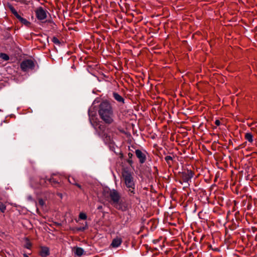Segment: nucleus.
<instances>
[{"label":"nucleus","instance_id":"nucleus-1","mask_svg":"<svg viewBox=\"0 0 257 257\" xmlns=\"http://www.w3.org/2000/svg\"><path fill=\"white\" fill-rule=\"evenodd\" d=\"M98 114L100 118L106 124L113 122V112L112 106L107 101H102L99 105Z\"/></svg>","mask_w":257,"mask_h":257},{"label":"nucleus","instance_id":"nucleus-2","mask_svg":"<svg viewBox=\"0 0 257 257\" xmlns=\"http://www.w3.org/2000/svg\"><path fill=\"white\" fill-rule=\"evenodd\" d=\"M121 179L127 188L129 195L130 196H133L135 194V183L133 173L127 170H123L121 172Z\"/></svg>","mask_w":257,"mask_h":257},{"label":"nucleus","instance_id":"nucleus-3","mask_svg":"<svg viewBox=\"0 0 257 257\" xmlns=\"http://www.w3.org/2000/svg\"><path fill=\"white\" fill-rule=\"evenodd\" d=\"M8 7L11 11V13L16 17V18L21 22L23 25L26 26H29L30 22L27 19L23 18L17 12L14 7L11 4H8Z\"/></svg>","mask_w":257,"mask_h":257},{"label":"nucleus","instance_id":"nucleus-4","mask_svg":"<svg viewBox=\"0 0 257 257\" xmlns=\"http://www.w3.org/2000/svg\"><path fill=\"white\" fill-rule=\"evenodd\" d=\"M20 67L22 71L26 72L30 69H33L35 67V64L32 60L27 59L21 62Z\"/></svg>","mask_w":257,"mask_h":257},{"label":"nucleus","instance_id":"nucleus-5","mask_svg":"<svg viewBox=\"0 0 257 257\" xmlns=\"http://www.w3.org/2000/svg\"><path fill=\"white\" fill-rule=\"evenodd\" d=\"M47 13V11L41 7L38 8L35 10L36 18L42 22H44L43 21L46 19Z\"/></svg>","mask_w":257,"mask_h":257},{"label":"nucleus","instance_id":"nucleus-6","mask_svg":"<svg viewBox=\"0 0 257 257\" xmlns=\"http://www.w3.org/2000/svg\"><path fill=\"white\" fill-rule=\"evenodd\" d=\"M104 126L102 125H100L99 126V131H98V134L103 138L104 141L106 143H111L112 138L110 136L108 135L104 132Z\"/></svg>","mask_w":257,"mask_h":257},{"label":"nucleus","instance_id":"nucleus-7","mask_svg":"<svg viewBox=\"0 0 257 257\" xmlns=\"http://www.w3.org/2000/svg\"><path fill=\"white\" fill-rule=\"evenodd\" d=\"M109 197L112 201V204H117L120 199V195L116 190H111L109 193Z\"/></svg>","mask_w":257,"mask_h":257},{"label":"nucleus","instance_id":"nucleus-8","mask_svg":"<svg viewBox=\"0 0 257 257\" xmlns=\"http://www.w3.org/2000/svg\"><path fill=\"white\" fill-rule=\"evenodd\" d=\"M194 175L193 172L191 170H187L186 172H183L180 174L181 180L184 182H188Z\"/></svg>","mask_w":257,"mask_h":257},{"label":"nucleus","instance_id":"nucleus-9","mask_svg":"<svg viewBox=\"0 0 257 257\" xmlns=\"http://www.w3.org/2000/svg\"><path fill=\"white\" fill-rule=\"evenodd\" d=\"M135 154L139 160L140 164H144L146 161V155L145 152H143L141 150L137 149L135 151Z\"/></svg>","mask_w":257,"mask_h":257},{"label":"nucleus","instance_id":"nucleus-10","mask_svg":"<svg viewBox=\"0 0 257 257\" xmlns=\"http://www.w3.org/2000/svg\"><path fill=\"white\" fill-rule=\"evenodd\" d=\"M50 254L49 248L47 246H41L39 251V254L42 257H47Z\"/></svg>","mask_w":257,"mask_h":257},{"label":"nucleus","instance_id":"nucleus-11","mask_svg":"<svg viewBox=\"0 0 257 257\" xmlns=\"http://www.w3.org/2000/svg\"><path fill=\"white\" fill-rule=\"evenodd\" d=\"M121 238L120 237H116L112 240L111 245L113 247H117L121 244Z\"/></svg>","mask_w":257,"mask_h":257},{"label":"nucleus","instance_id":"nucleus-12","mask_svg":"<svg viewBox=\"0 0 257 257\" xmlns=\"http://www.w3.org/2000/svg\"><path fill=\"white\" fill-rule=\"evenodd\" d=\"M114 206L116 209L122 211H126L127 209V206L122 201H119L118 204H114Z\"/></svg>","mask_w":257,"mask_h":257},{"label":"nucleus","instance_id":"nucleus-13","mask_svg":"<svg viewBox=\"0 0 257 257\" xmlns=\"http://www.w3.org/2000/svg\"><path fill=\"white\" fill-rule=\"evenodd\" d=\"M47 180L44 178H42L40 179L39 184L38 185H34L33 183H32V185L35 188H40V187H45L46 186Z\"/></svg>","mask_w":257,"mask_h":257},{"label":"nucleus","instance_id":"nucleus-14","mask_svg":"<svg viewBox=\"0 0 257 257\" xmlns=\"http://www.w3.org/2000/svg\"><path fill=\"white\" fill-rule=\"evenodd\" d=\"M113 96L114 98L118 102H122L123 103H124V100L123 98L117 93L114 92L113 93Z\"/></svg>","mask_w":257,"mask_h":257},{"label":"nucleus","instance_id":"nucleus-15","mask_svg":"<svg viewBox=\"0 0 257 257\" xmlns=\"http://www.w3.org/2000/svg\"><path fill=\"white\" fill-rule=\"evenodd\" d=\"M68 180L70 184L75 185L76 186H77L78 188H81V186L80 185H79V184L77 183L76 181L73 177L69 176L68 177Z\"/></svg>","mask_w":257,"mask_h":257},{"label":"nucleus","instance_id":"nucleus-16","mask_svg":"<svg viewBox=\"0 0 257 257\" xmlns=\"http://www.w3.org/2000/svg\"><path fill=\"white\" fill-rule=\"evenodd\" d=\"M7 201H2V199H0V211L2 213H4L6 210V203Z\"/></svg>","mask_w":257,"mask_h":257},{"label":"nucleus","instance_id":"nucleus-17","mask_svg":"<svg viewBox=\"0 0 257 257\" xmlns=\"http://www.w3.org/2000/svg\"><path fill=\"white\" fill-rule=\"evenodd\" d=\"M244 138L245 140H247L250 143H251L253 141V137L251 133H246Z\"/></svg>","mask_w":257,"mask_h":257},{"label":"nucleus","instance_id":"nucleus-18","mask_svg":"<svg viewBox=\"0 0 257 257\" xmlns=\"http://www.w3.org/2000/svg\"><path fill=\"white\" fill-rule=\"evenodd\" d=\"M75 253L78 256H81L84 253V250L81 247H77L75 249Z\"/></svg>","mask_w":257,"mask_h":257},{"label":"nucleus","instance_id":"nucleus-19","mask_svg":"<svg viewBox=\"0 0 257 257\" xmlns=\"http://www.w3.org/2000/svg\"><path fill=\"white\" fill-rule=\"evenodd\" d=\"M173 157L170 156H167L165 157V160L166 161L167 164L169 165V166H171L172 164V161H173Z\"/></svg>","mask_w":257,"mask_h":257},{"label":"nucleus","instance_id":"nucleus-20","mask_svg":"<svg viewBox=\"0 0 257 257\" xmlns=\"http://www.w3.org/2000/svg\"><path fill=\"white\" fill-rule=\"evenodd\" d=\"M0 58L5 61H8L10 59V57L8 55L5 53H0Z\"/></svg>","mask_w":257,"mask_h":257},{"label":"nucleus","instance_id":"nucleus-21","mask_svg":"<svg viewBox=\"0 0 257 257\" xmlns=\"http://www.w3.org/2000/svg\"><path fill=\"white\" fill-rule=\"evenodd\" d=\"M133 156V155L132 153H129L128 154V159L127 160V162L130 165H132L133 163V160L132 159Z\"/></svg>","mask_w":257,"mask_h":257},{"label":"nucleus","instance_id":"nucleus-22","mask_svg":"<svg viewBox=\"0 0 257 257\" xmlns=\"http://www.w3.org/2000/svg\"><path fill=\"white\" fill-rule=\"evenodd\" d=\"M52 41L55 44L57 45H60V44H61V42L60 41H59V40L56 38V37H53V38L52 39Z\"/></svg>","mask_w":257,"mask_h":257},{"label":"nucleus","instance_id":"nucleus-23","mask_svg":"<svg viewBox=\"0 0 257 257\" xmlns=\"http://www.w3.org/2000/svg\"><path fill=\"white\" fill-rule=\"evenodd\" d=\"M79 218L81 219L85 220L87 218V215L83 212L80 213Z\"/></svg>","mask_w":257,"mask_h":257},{"label":"nucleus","instance_id":"nucleus-24","mask_svg":"<svg viewBox=\"0 0 257 257\" xmlns=\"http://www.w3.org/2000/svg\"><path fill=\"white\" fill-rule=\"evenodd\" d=\"M31 246H32V243L29 241V240L27 239V241H26V244L25 245V247L26 248H28V249H30Z\"/></svg>","mask_w":257,"mask_h":257},{"label":"nucleus","instance_id":"nucleus-25","mask_svg":"<svg viewBox=\"0 0 257 257\" xmlns=\"http://www.w3.org/2000/svg\"><path fill=\"white\" fill-rule=\"evenodd\" d=\"M235 217L236 221L237 222V226H239L240 218H239V214L238 212L235 213Z\"/></svg>","mask_w":257,"mask_h":257},{"label":"nucleus","instance_id":"nucleus-26","mask_svg":"<svg viewBox=\"0 0 257 257\" xmlns=\"http://www.w3.org/2000/svg\"><path fill=\"white\" fill-rule=\"evenodd\" d=\"M39 204L41 206H43L45 204V202L42 199L39 200Z\"/></svg>","mask_w":257,"mask_h":257},{"label":"nucleus","instance_id":"nucleus-27","mask_svg":"<svg viewBox=\"0 0 257 257\" xmlns=\"http://www.w3.org/2000/svg\"><path fill=\"white\" fill-rule=\"evenodd\" d=\"M221 122H220V121L219 120V119H216L215 121V124L217 125V126H219L220 125Z\"/></svg>","mask_w":257,"mask_h":257},{"label":"nucleus","instance_id":"nucleus-28","mask_svg":"<svg viewBox=\"0 0 257 257\" xmlns=\"http://www.w3.org/2000/svg\"><path fill=\"white\" fill-rule=\"evenodd\" d=\"M235 191H236V193L237 194H238V193H240V191H239V186H237L236 187V190H235Z\"/></svg>","mask_w":257,"mask_h":257},{"label":"nucleus","instance_id":"nucleus-29","mask_svg":"<svg viewBox=\"0 0 257 257\" xmlns=\"http://www.w3.org/2000/svg\"><path fill=\"white\" fill-rule=\"evenodd\" d=\"M85 229V227H83L82 228H79L77 229V230L78 231H84Z\"/></svg>","mask_w":257,"mask_h":257},{"label":"nucleus","instance_id":"nucleus-30","mask_svg":"<svg viewBox=\"0 0 257 257\" xmlns=\"http://www.w3.org/2000/svg\"><path fill=\"white\" fill-rule=\"evenodd\" d=\"M102 208V206H101V205H100V206H98V207H97V209H98V210H100V209H101Z\"/></svg>","mask_w":257,"mask_h":257},{"label":"nucleus","instance_id":"nucleus-31","mask_svg":"<svg viewBox=\"0 0 257 257\" xmlns=\"http://www.w3.org/2000/svg\"><path fill=\"white\" fill-rule=\"evenodd\" d=\"M24 257H29L28 255L25 253L23 254Z\"/></svg>","mask_w":257,"mask_h":257},{"label":"nucleus","instance_id":"nucleus-32","mask_svg":"<svg viewBox=\"0 0 257 257\" xmlns=\"http://www.w3.org/2000/svg\"><path fill=\"white\" fill-rule=\"evenodd\" d=\"M48 182H51V179L49 180Z\"/></svg>","mask_w":257,"mask_h":257}]
</instances>
